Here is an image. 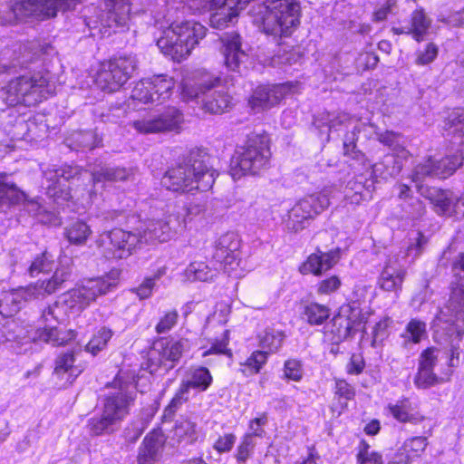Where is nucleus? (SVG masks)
<instances>
[{
    "label": "nucleus",
    "instance_id": "nucleus-1",
    "mask_svg": "<svg viewBox=\"0 0 464 464\" xmlns=\"http://www.w3.org/2000/svg\"><path fill=\"white\" fill-rule=\"evenodd\" d=\"M216 176L206 150L193 149L165 172L161 184L175 192L207 191L215 183Z\"/></svg>",
    "mask_w": 464,
    "mask_h": 464
},
{
    "label": "nucleus",
    "instance_id": "nucleus-2",
    "mask_svg": "<svg viewBox=\"0 0 464 464\" xmlns=\"http://www.w3.org/2000/svg\"><path fill=\"white\" fill-rule=\"evenodd\" d=\"M249 13L253 23L266 34L287 37L300 24L301 5L298 0L254 1Z\"/></svg>",
    "mask_w": 464,
    "mask_h": 464
},
{
    "label": "nucleus",
    "instance_id": "nucleus-3",
    "mask_svg": "<svg viewBox=\"0 0 464 464\" xmlns=\"http://www.w3.org/2000/svg\"><path fill=\"white\" fill-rule=\"evenodd\" d=\"M181 97L185 102H195L213 114H221L232 107V97L220 78L206 75L198 80H184Z\"/></svg>",
    "mask_w": 464,
    "mask_h": 464
},
{
    "label": "nucleus",
    "instance_id": "nucleus-4",
    "mask_svg": "<svg viewBox=\"0 0 464 464\" xmlns=\"http://www.w3.org/2000/svg\"><path fill=\"white\" fill-rule=\"evenodd\" d=\"M136 397L137 389L133 382L119 381L118 388L105 396L101 417H93L89 420L91 432L98 436L111 431L113 425L130 413Z\"/></svg>",
    "mask_w": 464,
    "mask_h": 464
},
{
    "label": "nucleus",
    "instance_id": "nucleus-5",
    "mask_svg": "<svg viewBox=\"0 0 464 464\" xmlns=\"http://www.w3.org/2000/svg\"><path fill=\"white\" fill-rule=\"evenodd\" d=\"M54 92L49 79L40 72L21 75L0 89V99L8 106L18 104L34 106L48 98Z\"/></svg>",
    "mask_w": 464,
    "mask_h": 464
},
{
    "label": "nucleus",
    "instance_id": "nucleus-6",
    "mask_svg": "<svg viewBox=\"0 0 464 464\" xmlns=\"http://www.w3.org/2000/svg\"><path fill=\"white\" fill-rule=\"evenodd\" d=\"M163 34L157 41L158 47L165 55L180 62L206 36L207 28L195 21H185L172 23Z\"/></svg>",
    "mask_w": 464,
    "mask_h": 464
},
{
    "label": "nucleus",
    "instance_id": "nucleus-7",
    "mask_svg": "<svg viewBox=\"0 0 464 464\" xmlns=\"http://www.w3.org/2000/svg\"><path fill=\"white\" fill-rule=\"evenodd\" d=\"M236 153V168L244 175H255L269 163L271 152L268 137L265 134L250 135Z\"/></svg>",
    "mask_w": 464,
    "mask_h": 464
},
{
    "label": "nucleus",
    "instance_id": "nucleus-8",
    "mask_svg": "<svg viewBox=\"0 0 464 464\" xmlns=\"http://www.w3.org/2000/svg\"><path fill=\"white\" fill-rule=\"evenodd\" d=\"M138 68L135 55H123L111 59L98 72L96 82L104 92H114L120 90Z\"/></svg>",
    "mask_w": 464,
    "mask_h": 464
},
{
    "label": "nucleus",
    "instance_id": "nucleus-9",
    "mask_svg": "<svg viewBox=\"0 0 464 464\" xmlns=\"http://www.w3.org/2000/svg\"><path fill=\"white\" fill-rule=\"evenodd\" d=\"M329 204V198L323 193L312 194L300 199L284 219L286 230L291 233L303 230L309 220L324 211Z\"/></svg>",
    "mask_w": 464,
    "mask_h": 464
},
{
    "label": "nucleus",
    "instance_id": "nucleus-10",
    "mask_svg": "<svg viewBox=\"0 0 464 464\" xmlns=\"http://www.w3.org/2000/svg\"><path fill=\"white\" fill-rule=\"evenodd\" d=\"M79 0H14L11 12L22 20L27 17L39 19L56 16L59 11L73 8Z\"/></svg>",
    "mask_w": 464,
    "mask_h": 464
},
{
    "label": "nucleus",
    "instance_id": "nucleus-11",
    "mask_svg": "<svg viewBox=\"0 0 464 464\" xmlns=\"http://www.w3.org/2000/svg\"><path fill=\"white\" fill-rule=\"evenodd\" d=\"M87 172V170L78 166H63L58 169H44L43 174L46 182L47 196L57 203L68 201L72 195L67 182L71 179H79Z\"/></svg>",
    "mask_w": 464,
    "mask_h": 464
},
{
    "label": "nucleus",
    "instance_id": "nucleus-12",
    "mask_svg": "<svg viewBox=\"0 0 464 464\" xmlns=\"http://www.w3.org/2000/svg\"><path fill=\"white\" fill-rule=\"evenodd\" d=\"M106 242L109 243V246L104 256L107 258L121 259L131 255L135 247L141 243V238L140 234L116 228L103 234L97 244L102 246Z\"/></svg>",
    "mask_w": 464,
    "mask_h": 464
},
{
    "label": "nucleus",
    "instance_id": "nucleus-13",
    "mask_svg": "<svg viewBox=\"0 0 464 464\" xmlns=\"http://www.w3.org/2000/svg\"><path fill=\"white\" fill-rule=\"evenodd\" d=\"M183 121V115L175 107H169L163 112L134 121L131 126L140 133H160L178 130Z\"/></svg>",
    "mask_w": 464,
    "mask_h": 464
},
{
    "label": "nucleus",
    "instance_id": "nucleus-14",
    "mask_svg": "<svg viewBox=\"0 0 464 464\" xmlns=\"http://www.w3.org/2000/svg\"><path fill=\"white\" fill-rule=\"evenodd\" d=\"M461 153L446 156L440 160L429 158L423 163L418 164L413 171V180L418 181L426 177L447 179L463 164Z\"/></svg>",
    "mask_w": 464,
    "mask_h": 464
},
{
    "label": "nucleus",
    "instance_id": "nucleus-15",
    "mask_svg": "<svg viewBox=\"0 0 464 464\" xmlns=\"http://www.w3.org/2000/svg\"><path fill=\"white\" fill-rule=\"evenodd\" d=\"M418 192L430 201L437 215L448 218L459 215V197L453 191L438 187L419 185Z\"/></svg>",
    "mask_w": 464,
    "mask_h": 464
},
{
    "label": "nucleus",
    "instance_id": "nucleus-16",
    "mask_svg": "<svg viewBox=\"0 0 464 464\" xmlns=\"http://www.w3.org/2000/svg\"><path fill=\"white\" fill-rule=\"evenodd\" d=\"M221 53L226 67L232 72L243 73L246 70L248 54L242 49L240 35L236 33H227L221 37Z\"/></svg>",
    "mask_w": 464,
    "mask_h": 464
},
{
    "label": "nucleus",
    "instance_id": "nucleus-17",
    "mask_svg": "<svg viewBox=\"0 0 464 464\" xmlns=\"http://www.w3.org/2000/svg\"><path fill=\"white\" fill-rule=\"evenodd\" d=\"M133 9V0H104V10L100 14L99 24L104 28L123 27ZM94 23L98 24V21Z\"/></svg>",
    "mask_w": 464,
    "mask_h": 464
},
{
    "label": "nucleus",
    "instance_id": "nucleus-18",
    "mask_svg": "<svg viewBox=\"0 0 464 464\" xmlns=\"http://www.w3.org/2000/svg\"><path fill=\"white\" fill-rule=\"evenodd\" d=\"M245 0H210V8L216 10L209 18L213 28L224 29L237 21L239 11L245 9Z\"/></svg>",
    "mask_w": 464,
    "mask_h": 464
},
{
    "label": "nucleus",
    "instance_id": "nucleus-19",
    "mask_svg": "<svg viewBox=\"0 0 464 464\" xmlns=\"http://www.w3.org/2000/svg\"><path fill=\"white\" fill-rule=\"evenodd\" d=\"M7 179V174H0V195L3 197L0 200V207L24 203L27 211L33 215H40L44 210L37 199L29 200L27 195L20 190L15 184L8 181Z\"/></svg>",
    "mask_w": 464,
    "mask_h": 464
},
{
    "label": "nucleus",
    "instance_id": "nucleus-20",
    "mask_svg": "<svg viewBox=\"0 0 464 464\" xmlns=\"http://www.w3.org/2000/svg\"><path fill=\"white\" fill-rule=\"evenodd\" d=\"M180 227L182 223L179 217L169 215L163 219L151 220L147 225L143 234H140L141 242L152 243L154 241H168Z\"/></svg>",
    "mask_w": 464,
    "mask_h": 464
},
{
    "label": "nucleus",
    "instance_id": "nucleus-21",
    "mask_svg": "<svg viewBox=\"0 0 464 464\" xmlns=\"http://www.w3.org/2000/svg\"><path fill=\"white\" fill-rule=\"evenodd\" d=\"M339 259V247L324 251L318 246L316 252L307 257L306 261L300 266L299 271L303 275L313 274L314 276H321L324 272L331 269Z\"/></svg>",
    "mask_w": 464,
    "mask_h": 464
},
{
    "label": "nucleus",
    "instance_id": "nucleus-22",
    "mask_svg": "<svg viewBox=\"0 0 464 464\" xmlns=\"http://www.w3.org/2000/svg\"><path fill=\"white\" fill-rule=\"evenodd\" d=\"M166 438L160 429H155L148 433L139 448L138 463L154 464L159 461Z\"/></svg>",
    "mask_w": 464,
    "mask_h": 464
},
{
    "label": "nucleus",
    "instance_id": "nucleus-23",
    "mask_svg": "<svg viewBox=\"0 0 464 464\" xmlns=\"http://www.w3.org/2000/svg\"><path fill=\"white\" fill-rule=\"evenodd\" d=\"M188 348V341L181 339L176 342H160L156 343L154 353L158 358H151V361L157 360V363L166 371L173 369L176 362L179 361L183 352Z\"/></svg>",
    "mask_w": 464,
    "mask_h": 464
},
{
    "label": "nucleus",
    "instance_id": "nucleus-24",
    "mask_svg": "<svg viewBox=\"0 0 464 464\" xmlns=\"http://www.w3.org/2000/svg\"><path fill=\"white\" fill-rule=\"evenodd\" d=\"M240 240L234 232H227L221 235L215 245L214 258L225 266L237 264Z\"/></svg>",
    "mask_w": 464,
    "mask_h": 464
},
{
    "label": "nucleus",
    "instance_id": "nucleus-25",
    "mask_svg": "<svg viewBox=\"0 0 464 464\" xmlns=\"http://www.w3.org/2000/svg\"><path fill=\"white\" fill-rule=\"evenodd\" d=\"M118 273L110 272L102 276L84 279L81 285L85 299L91 304L98 296L112 291L118 285Z\"/></svg>",
    "mask_w": 464,
    "mask_h": 464
},
{
    "label": "nucleus",
    "instance_id": "nucleus-26",
    "mask_svg": "<svg viewBox=\"0 0 464 464\" xmlns=\"http://www.w3.org/2000/svg\"><path fill=\"white\" fill-rule=\"evenodd\" d=\"M89 171L93 183L103 181H124L127 180L131 175L132 170L120 166H111L96 160L89 164Z\"/></svg>",
    "mask_w": 464,
    "mask_h": 464
},
{
    "label": "nucleus",
    "instance_id": "nucleus-27",
    "mask_svg": "<svg viewBox=\"0 0 464 464\" xmlns=\"http://www.w3.org/2000/svg\"><path fill=\"white\" fill-rule=\"evenodd\" d=\"M406 274L405 268L399 264L397 258H389L379 278L380 287L388 292L401 290Z\"/></svg>",
    "mask_w": 464,
    "mask_h": 464
},
{
    "label": "nucleus",
    "instance_id": "nucleus-28",
    "mask_svg": "<svg viewBox=\"0 0 464 464\" xmlns=\"http://www.w3.org/2000/svg\"><path fill=\"white\" fill-rule=\"evenodd\" d=\"M35 54L28 51L26 45L19 44L14 50L5 49L0 57V73L26 68L34 59Z\"/></svg>",
    "mask_w": 464,
    "mask_h": 464
},
{
    "label": "nucleus",
    "instance_id": "nucleus-29",
    "mask_svg": "<svg viewBox=\"0 0 464 464\" xmlns=\"http://www.w3.org/2000/svg\"><path fill=\"white\" fill-rule=\"evenodd\" d=\"M286 93L283 85L257 87L249 99V104L256 109H267L277 104Z\"/></svg>",
    "mask_w": 464,
    "mask_h": 464
},
{
    "label": "nucleus",
    "instance_id": "nucleus-30",
    "mask_svg": "<svg viewBox=\"0 0 464 464\" xmlns=\"http://www.w3.org/2000/svg\"><path fill=\"white\" fill-rule=\"evenodd\" d=\"M74 337L75 334L72 330L62 331L53 324L45 325L43 329L38 328L33 334L28 335L29 340L34 342L37 340L44 341L52 343L53 346L64 345Z\"/></svg>",
    "mask_w": 464,
    "mask_h": 464
},
{
    "label": "nucleus",
    "instance_id": "nucleus-31",
    "mask_svg": "<svg viewBox=\"0 0 464 464\" xmlns=\"http://www.w3.org/2000/svg\"><path fill=\"white\" fill-rule=\"evenodd\" d=\"M401 170V160L393 154H387L372 166V176L374 179H387L396 177L400 174Z\"/></svg>",
    "mask_w": 464,
    "mask_h": 464
},
{
    "label": "nucleus",
    "instance_id": "nucleus-32",
    "mask_svg": "<svg viewBox=\"0 0 464 464\" xmlns=\"http://www.w3.org/2000/svg\"><path fill=\"white\" fill-rule=\"evenodd\" d=\"M69 148L74 150H92L99 147L102 143V139L98 134L92 130L75 131L65 140Z\"/></svg>",
    "mask_w": 464,
    "mask_h": 464
},
{
    "label": "nucleus",
    "instance_id": "nucleus-33",
    "mask_svg": "<svg viewBox=\"0 0 464 464\" xmlns=\"http://www.w3.org/2000/svg\"><path fill=\"white\" fill-rule=\"evenodd\" d=\"M352 331L353 329L350 327L348 319L339 313L332 319L331 324L325 332V337L332 343L338 344L347 339Z\"/></svg>",
    "mask_w": 464,
    "mask_h": 464
},
{
    "label": "nucleus",
    "instance_id": "nucleus-34",
    "mask_svg": "<svg viewBox=\"0 0 464 464\" xmlns=\"http://www.w3.org/2000/svg\"><path fill=\"white\" fill-rule=\"evenodd\" d=\"M432 20L428 16L423 8L414 10L410 18L409 27L412 38L417 42H422L431 26Z\"/></svg>",
    "mask_w": 464,
    "mask_h": 464
},
{
    "label": "nucleus",
    "instance_id": "nucleus-35",
    "mask_svg": "<svg viewBox=\"0 0 464 464\" xmlns=\"http://www.w3.org/2000/svg\"><path fill=\"white\" fill-rule=\"evenodd\" d=\"M70 275L71 271L68 267L63 266L56 268L50 279L37 283L34 286V290H36L38 295L42 293L48 295L53 294L62 287V285L67 281V279L70 277Z\"/></svg>",
    "mask_w": 464,
    "mask_h": 464
},
{
    "label": "nucleus",
    "instance_id": "nucleus-36",
    "mask_svg": "<svg viewBox=\"0 0 464 464\" xmlns=\"http://www.w3.org/2000/svg\"><path fill=\"white\" fill-rule=\"evenodd\" d=\"M387 410L400 422H416L418 417L413 412V407L409 398L403 397L396 403H389Z\"/></svg>",
    "mask_w": 464,
    "mask_h": 464
},
{
    "label": "nucleus",
    "instance_id": "nucleus-37",
    "mask_svg": "<svg viewBox=\"0 0 464 464\" xmlns=\"http://www.w3.org/2000/svg\"><path fill=\"white\" fill-rule=\"evenodd\" d=\"M212 382V376L210 372L206 367H199L193 370L188 375L187 380H183L182 386L189 392L190 389H196L200 392L206 391Z\"/></svg>",
    "mask_w": 464,
    "mask_h": 464
},
{
    "label": "nucleus",
    "instance_id": "nucleus-38",
    "mask_svg": "<svg viewBox=\"0 0 464 464\" xmlns=\"http://www.w3.org/2000/svg\"><path fill=\"white\" fill-rule=\"evenodd\" d=\"M92 231L83 221L77 220L65 227L64 237L73 245L82 246L86 243Z\"/></svg>",
    "mask_w": 464,
    "mask_h": 464
},
{
    "label": "nucleus",
    "instance_id": "nucleus-39",
    "mask_svg": "<svg viewBox=\"0 0 464 464\" xmlns=\"http://www.w3.org/2000/svg\"><path fill=\"white\" fill-rule=\"evenodd\" d=\"M0 121L7 134L13 139L19 138L22 131L26 128L25 120L14 110L3 111Z\"/></svg>",
    "mask_w": 464,
    "mask_h": 464
},
{
    "label": "nucleus",
    "instance_id": "nucleus-40",
    "mask_svg": "<svg viewBox=\"0 0 464 464\" xmlns=\"http://www.w3.org/2000/svg\"><path fill=\"white\" fill-rule=\"evenodd\" d=\"M404 340V346L408 343H419L422 339L427 337V325L426 323L413 318L405 326L404 332L401 334Z\"/></svg>",
    "mask_w": 464,
    "mask_h": 464
},
{
    "label": "nucleus",
    "instance_id": "nucleus-41",
    "mask_svg": "<svg viewBox=\"0 0 464 464\" xmlns=\"http://www.w3.org/2000/svg\"><path fill=\"white\" fill-rule=\"evenodd\" d=\"M63 310L64 306L71 309L72 312H81L85 309L89 304V301L85 299V295L82 291L81 286L68 291L63 295L61 301H59Z\"/></svg>",
    "mask_w": 464,
    "mask_h": 464
},
{
    "label": "nucleus",
    "instance_id": "nucleus-42",
    "mask_svg": "<svg viewBox=\"0 0 464 464\" xmlns=\"http://www.w3.org/2000/svg\"><path fill=\"white\" fill-rule=\"evenodd\" d=\"M150 80L154 90L153 94H156L154 98L156 102L161 103L168 100L175 85L173 79L166 75H155Z\"/></svg>",
    "mask_w": 464,
    "mask_h": 464
},
{
    "label": "nucleus",
    "instance_id": "nucleus-43",
    "mask_svg": "<svg viewBox=\"0 0 464 464\" xmlns=\"http://www.w3.org/2000/svg\"><path fill=\"white\" fill-rule=\"evenodd\" d=\"M330 316V309L324 304L311 303L304 306L303 313L304 319L310 325H320Z\"/></svg>",
    "mask_w": 464,
    "mask_h": 464
},
{
    "label": "nucleus",
    "instance_id": "nucleus-44",
    "mask_svg": "<svg viewBox=\"0 0 464 464\" xmlns=\"http://www.w3.org/2000/svg\"><path fill=\"white\" fill-rule=\"evenodd\" d=\"M36 290H34V286L28 289H17L13 290L5 295L4 298L0 302V307L3 305H12L11 311L16 312L20 309V304L22 301H27L33 297H36Z\"/></svg>",
    "mask_w": 464,
    "mask_h": 464
},
{
    "label": "nucleus",
    "instance_id": "nucleus-45",
    "mask_svg": "<svg viewBox=\"0 0 464 464\" xmlns=\"http://www.w3.org/2000/svg\"><path fill=\"white\" fill-rule=\"evenodd\" d=\"M185 276L189 281H208L211 280L216 273L206 263L195 261L189 264L185 270Z\"/></svg>",
    "mask_w": 464,
    "mask_h": 464
},
{
    "label": "nucleus",
    "instance_id": "nucleus-46",
    "mask_svg": "<svg viewBox=\"0 0 464 464\" xmlns=\"http://www.w3.org/2000/svg\"><path fill=\"white\" fill-rule=\"evenodd\" d=\"M285 339L283 332L267 328L260 336V346L267 353H276L282 346Z\"/></svg>",
    "mask_w": 464,
    "mask_h": 464
},
{
    "label": "nucleus",
    "instance_id": "nucleus-47",
    "mask_svg": "<svg viewBox=\"0 0 464 464\" xmlns=\"http://www.w3.org/2000/svg\"><path fill=\"white\" fill-rule=\"evenodd\" d=\"M113 333L105 326L100 328L85 346V350L93 355L103 350L112 337Z\"/></svg>",
    "mask_w": 464,
    "mask_h": 464
},
{
    "label": "nucleus",
    "instance_id": "nucleus-48",
    "mask_svg": "<svg viewBox=\"0 0 464 464\" xmlns=\"http://www.w3.org/2000/svg\"><path fill=\"white\" fill-rule=\"evenodd\" d=\"M54 260L53 255L44 251L38 255L28 268L31 276H35L40 273H47L53 267Z\"/></svg>",
    "mask_w": 464,
    "mask_h": 464
},
{
    "label": "nucleus",
    "instance_id": "nucleus-49",
    "mask_svg": "<svg viewBox=\"0 0 464 464\" xmlns=\"http://www.w3.org/2000/svg\"><path fill=\"white\" fill-rule=\"evenodd\" d=\"M196 423L188 419H180L176 422L174 433L179 440L187 439L192 443L197 439Z\"/></svg>",
    "mask_w": 464,
    "mask_h": 464
},
{
    "label": "nucleus",
    "instance_id": "nucleus-50",
    "mask_svg": "<svg viewBox=\"0 0 464 464\" xmlns=\"http://www.w3.org/2000/svg\"><path fill=\"white\" fill-rule=\"evenodd\" d=\"M343 316L346 317L349 321L350 327L353 329L354 327L360 325L364 323L366 320L365 315L362 313V309L360 308V304L357 302H352L345 306L341 308L340 312Z\"/></svg>",
    "mask_w": 464,
    "mask_h": 464
},
{
    "label": "nucleus",
    "instance_id": "nucleus-51",
    "mask_svg": "<svg viewBox=\"0 0 464 464\" xmlns=\"http://www.w3.org/2000/svg\"><path fill=\"white\" fill-rule=\"evenodd\" d=\"M440 382V378L431 370L418 367L413 382L419 389H429Z\"/></svg>",
    "mask_w": 464,
    "mask_h": 464
},
{
    "label": "nucleus",
    "instance_id": "nucleus-52",
    "mask_svg": "<svg viewBox=\"0 0 464 464\" xmlns=\"http://www.w3.org/2000/svg\"><path fill=\"white\" fill-rule=\"evenodd\" d=\"M152 82L150 78L142 79L140 81L131 92V97L134 100L140 101L143 103H154L155 99L150 96V90H153Z\"/></svg>",
    "mask_w": 464,
    "mask_h": 464
},
{
    "label": "nucleus",
    "instance_id": "nucleus-53",
    "mask_svg": "<svg viewBox=\"0 0 464 464\" xmlns=\"http://www.w3.org/2000/svg\"><path fill=\"white\" fill-rule=\"evenodd\" d=\"M75 362V354L73 351H67L62 353L55 361L54 372L56 374H62L70 372L71 375H73L77 371L73 364Z\"/></svg>",
    "mask_w": 464,
    "mask_h": 464
},
{
    "label": "nucleus",
    "instance_id": "nucleus-54",
    "mask_svg": "<svg viewBox=\"0 0 464 464\" xmlns=\"http://www.w3.org/2000/svg\"><path fill=\"white\" fill-rule=\"evenodd\" d=\"M438 53V45L430 42L425 44L424 49H419L416 51L415 63L420 66L428 65L437 58Z\"/></svg>",
    "mask_w": 464,
    "mask_h": 464
},
{
    "label": "nucleus",
    "instance_id": "nucleus-55",
    "mask_svg": "<svg viewBox=\"0 0 464 464\" xmlns=\"http://www.w3.org/2000/svg\"><path fill=\"white\" fill-rule=\"evenodd\" d=\"M428 445L427 438L416 436L406 440L401 448L412 456V459L420 456Z\"/></svg>",
    "mask_w": 464,
    "mask_h": 464
},
{
    "label": "nucleus",
    "instance_id": "nucleus-56",
    "mask_svg": "<svg viewBox=\"0 0 464 464\" xmlns=\"http://www.w3.org/2000/svg\"><path fill=\"white\" fill-rule=\"evenodd\" d=\"M357 461L359 464H383L382 454L370 450V446L364 441L361 443Z\"/></svg>",
    "mask_w": 464,
    "mask_h": 464
},
{
    "label": "nucleus",
    "instance_id": "nucleus-57",
    "mask_svg": "<svg viewBox=\"0 0 464 464\" xmlns=\"http://www.w3.org/2000/svg\"><path fill=\"white\" fill-rule=\"evenodd\" d=\"M229 343V330H224L222 336L219 339H216L210 348L205 351L202 355L208 356L210 354H227L229 357L232 356V353L227 349Z\"/></svg>",
    "mask_w": 464,
    "mask_h": 464
},
{
    "label": "nucleus",
    "instance_id": "nucleus-58",
    "mask_svg": "<svg viewBox=\"0 0 464 464\" xmlns=\"http://www.w3.org/2000/svg\"><path fill=\"white\" fill-rule=\"evenodd\" d=\"M403 209L407 217L411 219H419L426 213L424 203L417 198H411L406 201Z\"/></svg>",
    "mask_w": 464,
    "mask_h": 464
},
{
    "label": "nucleus",
    "instance_id": "nucleus-59",
    "mask_svg": "<svg viewBox=\"0 0 464 464\" xmlns=\"http://www.w3.org/2000/svg\"><path fill=\"white\" fill-rule=\"evenodd\" d=\"M284 378L299 382L303 378L301 362L296 359L286 360L284 363Z\"/></svg>",
    "mask_w": 464,
    "mask_h": 464
},
{
    "label": "nucleus",
    "instance_id": "nucleus-60",
    "mask_svg": "<svg viewBox=\"0 0 464 464\" xmlns=\"http://www.w3.org/2000/svg\"><path fill=\"white\" fill-rule=\"evenodd\" d=\"M438 353L439 350L435 347L423 350L419 358L418 367L433 371L438 362Z\"/></svg>",
    "mask_w": 464,
    "mask_h": 464
},
{
    "label": "nucleus",
    "instance_id": "nucleus-61",
    "mask_svg": "<svg viewBox=\"0 0 464 464\" xmlns=\"http://www.w3.org/2000/svg\"><path fill=\"white\" fill-rule=\"evenodd\" d=\"M355 135L356 134L354 131L345 135L343 140V153L345 156H349L355 160L361 161L363 160L364 154L362 151L356 150Z\"/></svg>",
    "mask_w": 464,
    "mask_h": 464
},
{
    "label": "nucleus",
    "instance_id": "nucleus-62",
    "mask_svg": "<svg viewBox=\"0 0 464 464\" xmlns=\"http://www.w3.org/2000/svg\"><path fill=\"white\" fill-rule=\"evenodd\" d=\"M449 308L456 314L464 311V285L452 289L449 299Z\"/></svg>",
    "mask_w": 464,
    "mask_h": 464
},
{
    "label": "nucleus",
    "instance_id": "nucleus-63",
    "mask_svg": "<svg viewBox=\"0 0 464 464\" xmlns=\"http://www.w3.org/2000/svg\"><path fill=\"white\" fill-rule=\"evenodd\" d=\"M179 314L176 310L169 311L157 324L155 330L158 334H165L170 331L177 324Z\"/></svg>",
    "mask_w": 464,
    "mask_h": 464
},
{
    "label": "nucleus",
    "instance_id": "nucleus-64",
    "mask_svg": "<svg viewBox=\"0 0 464 464\" xmlns=\"http://www.w3.org/2000/svg\"><path fill=\"white\" fill-rule=\"evenodd\" d=\"M388 320L384 319L378 323L373 327L372 346L377 347L382 343V342L388 336Z\"/></svg>",
    "mask_w": 464,
    "mask_h": 464
}]
</instances>
